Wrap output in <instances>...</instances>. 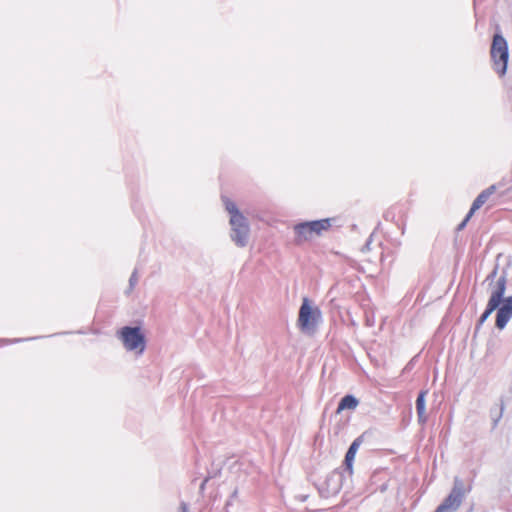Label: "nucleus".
<instances>
[{"mask_svg":"<svg viewBox=\"0 0 512 512\" xmlns=\"http://www.w3.org/2000/svg\"><path fill=\"white\" fill-rule=\"evenodd\" d=\"M231 239L239 247H245L249 239V225L242 214L230 217Z\"/></svg>","mask_w":512,"mask_h":512,"instance_id":"3","label":"nucleus"},{"mask_svg":"<svg viewBox=\"0 0 512 512\" xmlns=\"http://www.w3.org/2000/svg\"><path fill=\"white\" fill-rule=\"evenodd\" d=\"M121 339L124 347L128 351H137L142 354L145 349V337L139 327H123L121 329Z\"/></svg>","mask_w":512,"mask_h":512,"instance_id":"5","label":"nucleus"},{"mask_svg":"<svg viewBox=\"0 0 512 512\" xmlns=\"http://www.w3.org/2000/svg\"><path fill=\"white\" fill-rule=\"evenodd\" d=\"M369 245H370V242H367L365 247L368 249L369 248Z\"/></svg>","mask_w":512,"mask_h":512,"instance_id":"24","label":"nucleus"},{"mask_svg":"<svg viewBox=\"0 0 512 512\" xmlns=\"http://www.w3.org/2000/svg\"><path fill=\"white\" fill-rule=\"evenodd\" d=\"M490 56L495 72L500 77L504 76L507 71L509 52L506 39L499 33H496L493 36L490 48Z\"/></svg>","mask_w":512,"mask_h":512,"instance_id":"1","label":"nucleus"},{"mask_svg":"<svg viewBox=\"0 0 512 512\" xmlns=\"http://www.w3.org/2000/svg\"><path fill=\"white\" fill-rule=\"evenodd\" d=\"M307 497H308L307 495H299V496H297V498H298L301 502L306 501Z\"/></svg>","mask_w":512,"mask_h":512,"instance_id":"22","label":"nucleus"},{"mask_svg":"<svg viewBox=\"0 0 512 512\" xmlns=\"http://www.w3.org/2000/svg\"><path fill=\"white\" fill-rule=\"evenodd\" d=\"M472 217V215H470V211L468 212V214L466 215V217L462 220V222L457 226V230L458 231H461L465 228V226L467 225L468 221L470 220V218Z\"/></svg>","mask_w":512,"mask_h":512,"instance_id":"19","label":"nucleus"},{"mask_svg":"<svg viewBox=\"0 0 512 512\" xmlns=\"http://www.w3.org/2000/svg\"><path fill=\"white\" fill-rule=\"evenodd\" d=\"M138 282V275H137V270H134L130 276V279H129V287L130 289H133L134 286L137 284Z\"/></svg>","mask_w":512,"mask_h":512,"instance_id":"18","label":"nucleus"},{"mask_svg":"<svg viewBox=\"0 0 512 512\" xmlns=\"http://www.w3.org/2000/svg\"><path fill=\"white\" fill-rule=\"evenodd\" d=\"M484 324V322L480 319H478V322L476 324V327H475V331H479V329L481 328V326Z\"/></svg>","mask_w":512,"mask_h":512,"instance_id":"21","label":"nucleus"},{"mask_svg":"<svg viewBox=\"0 0 512 512\" xmlns=\"http://www.w3.org/2000/svg\"><path fill=\"white\" fill-rule=\"evenodd\" d=\"M312 235H320L331 227V219H321L305 222Z\"/></svg>","mask_w":512,"mask_h":512,"instance_id":"9","label":"nucleus"},{"mask_svg":"<svg viewBox=\"0 0 512 512\" xmlns=\"http://www.w3.org/2000/svg\"><path fill=\"white\" fill-rule=\"evenodd\" d=\"M294 231L296 234V242L301 243L307 240H310L313 235L311 234L310 230L308 229L305 222L299 223L294 226Z\"/></svg>","mask_w":512,"mask_h":512,"instance_id":"12","label":"nucleus"},{"mask_svg":"<svg viewBox=\"0 0 512 512\" xmlns=\"http://www.w3.org/2000/svg\"><path fill=\"white\" fill-rule=\"evenodd\" d=\"M503 410H504V405H503L502 402L500 404H496L493 407H491V409H490V417H491V420H492V428H496L497 427L500 419L503 416Z\"/></svg>","mask_w":512,"mask_h":512,"instance_id":"14","label":"nucleus"},{"mask_svg":"<svg viewBox=\"0 0 512 512\" xmlns=\"http://www.w3.org/2000/svg\"><path fill=\"white\" fill-rule=\"evenodd\" d=\"M427 390H421L416 399V412L418 423L424 426L427 423L428 417L426 414V395Z\"/></svg>","mask_w":512,"mask_h":512,"instance_id":"8","label":"nucleus"},{"mask_svg":"<svg viewBox=\"0 0 512 512\" xmlns=\"http://www.w3.org/2000/svg\"><path fill=\"white\" fill-rule=\"evenodd\" d=\"M507 287V273H503L496 279L495 284L492 288L490 298L488 300L491 305L498 306L505 299L504 294Z\"/></svg>","mask_w":512,"mask_h":512,"instance_id":"7","label":"nucleus"},{"mask_svg":"<svg viewBox=\"0 0 512 512\" xmlns=\"http://www.w3.org/2000/svg\"><path fill=\"white\" fill-rule=\"evenodd\" d=\"M360 443H361V441L359 438L355 439L352 442V444L350 445V447L348 448V451L346 452L344 464H345L346 470L349 472V474L352 473L353 461H354V458H355V455H356V452H357V449H358Z\"/></svg>","mask_w":512,"mask_h":512,"instance_id":"11","label":"nucleus"},{"mask_svg":"<svg viewBox=\"0 0 512 512\" xmlns=\"http://www.w3.org/2000/svg\"><path fill=\"white\" fill-rule=\"evenodd\" d=\"M225 204H226V209L230 213L231 216L236 215V214H241L239 212V210L237 209L236 204L234 202L227 200Z\"/></svg>","mask_w":512,"mask_h":512,"instance_id":"17","label":"nucleus"},{"mask_svg":"<svg viewBox=\"0 0 512 512\" xmlns=\"http://www.w3.org/2000/svg\"><path fill=\"white\" fill-rule=\"evenodd\" d=\"M321 319V311L317 307H312L308 298H303L299 316L298 325L303 333L313 334Z\"/></svg>","mask_w":512,"mask_h":512,"instance_id":"2","label":"nucleus"},{"mask_svg":"<svg viewBox=\"0 0 512 512\" xmlns=\"http://www.w3.org/2000/svg\"><path fill=\"white\" fill-rule=\"evenodd\" d=\"M434 512H441V511H440L438 508H436V509L434 510Z\"/></svg>","mask_w":512,"mask_h":512,"instance_id":"25","label":"nucleus"},{"mask_svg":"<svg viewBox=\"0 0 512 512\" xmlns=\"http://www.w3.org/2000/svg\"><path fill=\"white\" fill-rule=\"evenodd\" d=\"M512 318V296L503 299L496 313L495 325L499 330L506 327L510 319Z\"/></svg>","mask_w":512,"mask_h":512,"instance_id":"6","label":"nucleus"},{"mask_svg":"<svg viewBox=\"0 0 512 512\" xmlns=\"http://www.w3.org/2000/svg\"><path fill=\"white\" fill-rule=\"evenodd\" d=\"M178 512H189L188 505L185 502H181Z\"/></svg>","mask_w":512,"mask_h":512,"instance_id":"20","label":"nucleus"},{"mask_svg":"<svg viewBox=\"0 0 512 512\" xmlns=\"http://www.w3.org/2000/svg\"><path fill=\"white\" fill-rule=\"evenodd\" d=\"M207 481H208V478H205L204 481L201 484V487H200L201 489H204L205 484L207 483Z\"/></svg>","mask_w":512,"mask_h":512,"instance_id":"23","label":"nucleus"},{"mask_svg":"<svg viewBox=\"0 0 512 512\" xmlns=\"http://www.w3.org/2000/svg\"><path fill=\"white\" fill-rule=\"evenodd\" d=\"M499 265L496 264L493 268V270L487 275L485 282H488L489 285H492L494 280L496 279V276L498 274Z\"/></svg>","mask_w":512,"mask_h":512,"instance_id":"16","label":"nucleus"},{"mask_svg":"<svg viewBox=\"0 0 512 512\" xmlns=\"http://www.w3.org/2000/svg\"><path fill=\"white\" fill-rule=\"evenodd\" d=\"M464 496V483L460 478L456 477L451 492L437 508L441 512H454L460 507Z\"/></svg>","mask_w":512,"mask_h":512,"instance_id":"4","label":"nucleus"},{"mask_svg":"<svg viewBox=\"0 0 512 512\" xmlns=\"http://www.w3.org/2000/svg\"><path fill=\"white\" fill-rule=\"evenodd\" d=\"M358 399L353 395H345L339 402L337 412H341L345 409L353 410L358 406Z\"/></svg>","mask_w":512,"mask_h":512,"instance_id":"13","label":"nucleus"},{"mask_svg":"<svg viewBox=\"0 0 512 512\" xmlns=\"http://www.w3.org/2000/svg\"><path fill=\"white\" fill-rule=\"evenodd\" d=\"M497 308L498 306L491 305V303L488 302L486 309L484 310L479 319L485 322L488 319V317L492 314V312L495 311Z\"/></svg>","mask_w":512,"mask_h":512,"instance_id":"15","label":"nucleus"},{"mask_svg":"<svg viewBox=\"0 0 512 512\" xmlns=\"http://www.w3.org/2000/svg\"><path fill=\"white\" fill-rule=\"evenodd\" d=\"M495 187L490 186L489 188L483 190L473 201L472 206L470 208V215H473L476 210L482 207V205L485 204V202L488 200L490 195L494 192Z\"/></svg>","mask_w":512,"mask_h":512,"instance_id":"10","label":"nucleus"}]
</instances>
